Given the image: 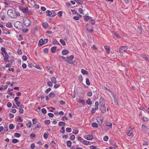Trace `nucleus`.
<instances>
[{
	"mask_svg": "<svg viewBox=\"0 0 149 149\" xmlns=\"http://www.w3.org/2000/svg\"><path fill=\"white\" fill-rule=\"evenodd\" d=\"M3 55L4 58V61L6 62H9L10 61H9L8 60V58H9V56L7 54V53L3 54Z\"/></svg>",
	"mask_w": 149,
	"mask_h": 149,
	"instance_id": "obj_5",
	"label": "nucleus"
},
{
	"mask_svg": "<svg viewBox=\"0 0 149 149\" xmlns=\"http://www.w3.org/2000/svg\"><path fill=\"white\" fill-rule=\"evenodd\" d=\"M47 15L49 17H53L55 15L53 10L50 11L49 10H47L46 12Z\"/></svg>",
	"mask_w": 149,
	"mask_h": 149,
	"instance_id": "obj_3",
	"label": "nucleus"
},
{
	"mask_svg": "<svg viewBox=\"0 0 149 149\" xmlns=\"http://www.w3.org/2000/svg\"><path fill=\"white\" fill-rule=\"evenodd\" d=\"M43 114H45L46 113V110L45 108H42L41 110Z\"/></svg>",
	"mask_w": 149,
	"mask_h": 149,
	"instance_id": "obj_52",
	"label": "nucleus"
},
{
	"mask_svg": "<svg viewBox=\"0 0 149 149\" xmlns=\"http://www.w3.org/2000/svg\"><path fill=\"white\" fill-rule=\"evenodd\" d=\"M19 25L20 24V23H19V22H16L14 24V25L15 27L17 29H19Z\"/></svg>",
	"mask_w": 149,
	"mask_h": 149,
	"instance_id": "obj_18",
	"label": "nucleus"
},
{
	"mask_svg": "<svg viewBox=\"0 0 149 149\" xmlns=\"http://www.w3.org/2000/svg\"><path fill=\"white\" fill-rule=\"evenodd\" d=\"M18 141L16 139H14L12 140V142L13 143H15L18 142Z\"/></svg>",
	"mask_w": 149,
	"mask_h": 149,
	"instance_id": "obj_56",
	"label": "nucleus"
},
{
	"mask_svg": "<svg viewBox=\"0 0 149 149\" xmlns=\"http://www.w3.org/2000/svg\"><path fill=\"white\" fill-rule=\"evenodd\" d=\"M57 49V47L56 46H54L52 47L51 48V52L53 53H54L56 51Z\"/></svg>",
	"mask_w": 149,
	"mask_h": 149,
	"instance_id": "obj_17",
	"label": "nucleus"
},
{
	"mask_svg": "<svg viewBox=\"0 0 149 149\" xmlns=\"http://www.w3.org/2000/svg\"><path fill=\"white\" fill-rule=\"evenodd\" d=\"M109 138L107 136H105L104 137L103 140L104 141H107L108 139Z\"/></svg>",
	"mask_w": 149,
	"mask_h": 149,
	"instance_id": "obj_61",
	"label": "nucleus"
},
{
	"mask_svg": "<svg viewBox=\"0 0 149 149\" xmlns=\"http://www.w3.org/2000/svg\"><path fill=\"white\" fill-rule=\"evenodd\" d=\"M142 128L144 131L146 132L149 131V128L144 125H142Z\"/></svg>",
	"mask_w": 149,
	"mask_h": 149,
	"instance_id": "obj_7",
	"label": "nucleus"
},
{
	"mask_svg": "<svg viewBox=\"0 0 149 149\" xmlns=\"http://www.w3.org/2000/svg\"><path fill=\"white\" fill-rule=\"evenodd\" d=\"M99 103L98 102H95V109L97 110L98 108Z\"/></svg>",
	"mask_w": 149,
	"mask_h": 149,
	"instance_id": "obj_29",
	"label": "nucleus"
},
{
	"mask_svg": "<svg viewBox=\"0 0 149 149\" xmlns=\"http://www.w3.org/2000/svg\"><path fill=\"white\" fill-rule=\"evenodd\" d=\"M61 130H62L63 131H60V133H64V132H65V127H62L61 128Z\"/></svg>",
	"mask_w": 149,
	"mask_h": 149,
	"instance_id": "obj_58",
	"label": "nucleus"
},
{
	"mask_svg": "<svg viewBox=\"0 0 149 149\" xmlns=\"http://www.w3.org/2000/svg\"><path fill=\"white\" fill-rule=\"evenodd\" d=\"M77 139L78 140L80 141L82 143H83V142L84 141V139L79 136L78 137Z\"/></svg>",
	"mask_w": 149,
	"mask_h": 149,
	"instance_id": "obj_34",
	"label": "nucleus"
},
{
	"mask_svg": "<svg viewBox=\"0 0 149 149\" xmlns=\"http://www.w3.org/2000/svg\"><path fill=\"white\" fill-rule=\"evenodd\" d=\"M84 20L85 21H87L89 19H90L91 18V17L87 15H85V16H84Z\"/></svg>",
	"mask_w": 149,
	"mask_h": 149,
	"instance_id": "obj_11",
	"label": "nucleus"
},
{
	"mask_svg": "<svg viewBox=\"0 0 149 149\" xmlns=\"http://www.w3.org/2000/svg\"><path fill=\"white\" fill-rule=\"evenodd\" d=\"M78 11L81 14L83 13V10L81 8H79L78 9Z\"/></svg>",
	"mask_w": 149,
	"mask_h": 149,
	"instance_id": "obj_53",
	"label": "nucleus"
},
{
	"mask_svg": "<svg viewBox=\"0 0 149 149\" xmlns=\"http://www.w3.org/2000/svg\"><path fill=\"white\" fill-rule=\"evenodd\" d=\"M15 104L17 105V106L19 107V105L20 104V102L18 101H15Z\"/></svg>",
	"mask_w": 149,
	"mask_h": 149,
	"instance_id": "obj_62",
	"label": "nucleus"
},
{
	"mask_svg": "<svg viewBox=\"0 0 149 149\" xmlns=\"http://www.w3.org/2000/svg\"><path fill=\"white\" fill-rule=\"evenodd\" d=\"M45 124L49 125L50 123V120H46L45 121Z\"/></svg>",
	"mask_w": 149,
	"mask_h": 149,
	"instance_id": "obj_60",
	"label": "nucleus"
},
{
	"mask_svg": "<svg viewBox=\"0 0 149 149\" xmlns=\"http://www.w3.org/2000/svg\"><path fill=\"white\" fill-rule=\"evenodd\" d=\"M97 122L99 123V124H101L102 123L103 119L102 118H98L97 119Z\"/></svg>",
	"mask_w": 149,
	"mask_h": 149,
	"instance_id": "obj_21",
	"label": "nucleus"
},
{
	"mask_svg": "<svg viewBox=\"0 0 149 149\" xmlns=\"http://www.w3.org/2000/svg\"><path fill=\"white\" fill-rule=\"evenodd\" d=\"M141 26H139L138 27L137 31L139 33H141L142 31V29Z\"/></svg>",
	"mask_w": 149,
	"mask_h": 149,
	"instance_id": "obj_15",
	"label": "nucleus"
},
{
	"mask_svg": "<svg viewBox=\"0 0 149 149\" xmlns=\"http://www.w3.org/2000/svg\"><path fill=\"white\" fill-rule=\"evenodd\" d=\"M44 42L42 39H40L38 42V45L39 46H40L44 44Z\"/></svg>",
	"mask_w": 149,
	"mask_h": 149,
	"instance_id": "obj_16",
	"label": "nucleus"
},
{
	"mask_svg": "<svg viewBox=\"0 0 149 149\" xmlns=\"http://www.w3.org/2000/svg\"><path fill=\"white\" fill-rule=\"evenodd\" d=\"M36 137V135L34 134H31L30 135V137L31 139H33L34 138H35Z\"/></svg>",
	"mask_w": 149,
	"mask_h": 149,
	"instance_id": "obj_44",
	"label": "nucleus"
},
{
	"mask_svg": "<svg viewBox=\"0 0 149 149\" xmlns=\"http://www.w3.org/2000/svg\"><path fill=\"white\" fill-rule=\"evenodd\" d=\"M60 43L63 45H65L66 44L65 42L62 39H60Z\"/></svg>",
	"mask_w": 149,
	"mask_h": 149,
	"instance_id": "obj_36",
	"label": "nucleus"
},
{
	"mask_svg": "<svg viewBox=\"0 0 149 149\" xmlns=\"http://www.w3.org/2000/svg\"><path fill=\"white\" fill-rule=\"evenodd\" d=\"M63 12L62 11H60L58 12V16H59L60 17H61L62 16V13Z\"/></svg>",
	"mask_w": 149,
	"mask_h": 149,
	"instance_id": "obj_57",
	"label": "nucleus"
},
{
	"mask_svg": "<svg viewBox=\"0 0 149 149\" xmlns=\"http://www.w3.org/2000/svg\"><path fill=\"white\" fill-rule=\"evenodd\" d=\"M89 22L92 24H94L95 23V21L94 20H91L89 21Z\"/></svg>",
	"mask_w": 149,
	"mask_h": 149,
	"instance_id": "obj_64",
	"label": "nucleus"
},
{
	"mask_svg": "<svg viewBox=\"0 0 149 149\" xmlns=\"http://www.w3.org/2000/svg\"><path fill=\"white\" fill-rule=\"evenodd\" d=\"M60 85L59 84H56L54 85V87L55 88H57L59 86H60Z\"/></svg>",
	"mask_w": 149,
	"mask_h": 149,
	"instance_id": "obj_51",
	"label": "nucleus"
},
{
	"mask_svg": "<svg viewBox=\"0 0 149 149\" xmlns=\"http://www.w3.org/2000/svg\"><path fill=\"white\" fill-rule=\"evenodd\" d=\"M14 135L15 137L18 138L20 137L21 136L20 134L18 133H15L14 134Z\"/></svg>",
	"mask_w": 149,
	"mask_h": 149,
	"instance_id": "obj_32",
	"label": "nucleus"
},
{
	"mask_svg": "<svg viewBox=\"0 0 149 149\" xmlns=\"http://www.w3.org/2000/svg\"><path fill=\"white\" fill-rule=\"evenodd\" d=\"M37 119L36 118H34L32 119L33 123V125L36 124L37 122Z\"/></svg>",
	"mask_w": 149,
	"mask_h": 149,
	"instance_id": "obj_63",
	"label": "nucleus"
},
{
	"mask_svg": "<svg viewBox=\"0 0 149 149\" xmlns=\"http://www.w3.org/2000/svg\"><path fill=\"white\" fill-rule=\"evenodd\" d=\"M66 131L67 132H71L72 129L70 128H67L66 129Z\"/></svg>",
	"mask_w": 149,
	"mask_h": 149,
	"instance_id": "obj_48",
	"label": "nucleus"
},
{
	"mask_svg": "<svg viewBox=\"0 0 149 149\" xmlns=\"http://www.w3.org/2000/svg\"><path fill=\"white\" fill-rule=\"evenodd\" d=\"M105 125L109 127H112V124L110 122H107L105 123Z\"/></svg>",
	"mask_w": 149,
	"mask_h": 149,
	"instance_id": "obj_33",
	"label": "nucleus"
},
{
	"mask_svg": "<svg viewBox=\"0 0 149 149\" xmlns=\"http://www.w3.org/2000/svg\"><path fill=\"white\" fill-rule=\"evenodd\" d=\"M47 84L49 86H53V83L50 81H48L47 82Z\"/></svg>",
	"mask_w": 149,
	"mask_h": 149,
	"instance_id": "obj_46",
	"label": "nucleus"
},
{
	"mask_svg": "<svg viewBox=\"0 0 149 149\" xmlns=\"http://www.w3.org/2000/svg\"><path fill=\"white\" fill-rule=\"evenodd\" d=\"M69 52L68 51L65 49L63 50L62 51V54L63 55H65L68 54Z\"/></svg>",
	"mask_w": 149,
	"mask_h": 149,
	"instance_id": "obj_10",
	"label": "nucleus"
},
{
	"mask_svg": "<svg viewBox=\"0 0 149 149\" xmlns=\"http://www.w3.org/2000/svg\"><path fill=\"white\" fill-rule=\"evenodd\" d=\"M93 138V136L91 134L88 135L86 136V139L87 140H91Z\"/></svg>",
	"mask_w": 149,
	"mask_h": 149,
	"instance_id": "obj_9",
	"label": "nucleus"
},
{
	"mask_svg": "<svg viewBox=\"0 0 149 149\" xmlns=\"http://www.w3.org/2000/svg\"><path fill=\"white\" fill-rule=\"evenodd\" d=\"M9 128L10 129H13L14 128V126L13 124H10L9 125Z\"/></svg>",
	"mask_w": 149,
	"mask_h": 149,
	"instance_id": "obj_50",
	"label": "nucleus"
},
{
	"mask_svg": "<svg viewBox=\"0 0 149 149\" xmlns=\"http://www.w3.org/2000/svg\"><path fill=\"white\" fill-rule=\"evenodd\" d=\"M52 43L54 44L59 45L58 42L56 40H54L53 41Z\"/></svg>",
	"mask_w": 149,
	"mask_h": 149,
	"instance_id": "obj_41",
	"label": "nucleus"
},
{
	"mask_svg": "<svg viewBox=\"0 0 149 149\" xmlns=\"http://www.w3.org/2000/svg\"><path fill=\"white\" fill-rule=\"evenodd\" d=\"M113 34L118 38H121V36L116 32H114Z\"/></svg>",
	"mask_w": 149,
	"mask_h": 149,
	"instance_id": "obj_35",
	"label": "nucleus"
},
{
	"mask_svg": "<svg viewBox=\"0 0 149 149\" xmlns=\"http://www.w3.org/2000/svg\"><path fill=\"white\" fill-rule=\"evenodd\" d=\"M104 48L105 49L107 53V54H109V52H110V47L109 46H104Z\"/></svg>",
	"mask_w": 149,
	"mask_h": 149,
	"instance_id": "obj_13",
	"label": "nucleus"
},
{
	"mask_svg": "<svg viewBox=\"0 0 149 149\" xmlns=\"http://www.w3.org/2000/svg\"><path fill=\"white\" fill-rule=\"evenodd\" d=\"M81 73L84 75H87L88 74V72L85 70L82 69L81 70Z\"/></svg>",
	"mask_w": 149,
	"mask_h": 149,
	"instance_id": "obj_14",
	"label": "nucleus"
},
{
	"mask_svg": "<svg viewBox=\"0 0 149 149\" xmlns=\"http://www.w3.org/2000/svg\"><path fill=\"white\" fill-rule=\"evenodd\" d=\"M91 28L90 29H89V28H87V30L88 31L92 32L93 31V26H91Z\"/></svg>",
	"mask_w": 149,
	"mask_h": 149,
	"instance_id": "obj_42",
	"label": "nucleus"
},
{
	"mask_svg": "<svg viewBox=\"0 0 149 149\" xmlns=\"http://www.w3.org/2000/svg\"><path fill=\"white\" fill-rule=\"evenodd\" d=\"M128 47L127 46H122L119 48L120 52L122 53H124L125 51L128 49Z\"/></svg>",
	"mask_w": 149,
	"mask_h": 149,
	"instance_id": "obj_6",
	"label": "nucleus"
},
{
	"mask_svg": "<svg viewBox=\"0 0 149 149\" xmlns=\"http://www.w3.org/2000/svg\"><path fill=\"white\" fill-rule=\"evenodd\" d=\"M49 95L50 97L53 98L55 96V94L53 92H51L49 93Z\"/></svg>",
	"mask_w": 149,
	"mask_h": 149,
	"instance_id": "obj_28",
	"label": "nucleus"
},
{
	"mask_svg": "<svg viewBox=\"0 0 149 149\" xmlns=\"http://www.w3.org/2000/svg\"><path fill=\"white\" fill-rule=\"evenodd\" d=\"M51 91V88H48L45 91V92L46 93H48Z\"/></svg>",
	"mask_w": 149,
	"mask_h": 149,
	"instance_id": "obj_49",
	"label": "nucleus"
},
{
	"mask_svg": "<svg viewBox=\"0 0 149 149\" xmlns=\"http://www.w3.org/2000/svg\"><path fill=\"white\" fill-rule=\"evenodd\" d=\"M86 103L88 105H91L92 104V101L90 99H88L86 101Z\"/></svg>",
	"mask_w": 149,
	"mask_h": 149,
	"instance_id": "obj_26",
	"label": "nucleus"
},
{
	"mask_svg": "<svg viewBox=\"0 0 149 149\" xmlns=\"http://www.w3.org/2000/svg\"><path fill=\"white\" fill-rule=\"evenodd\" d=\"M74 1L76 2L77 3H79L80 4H81L83 2H82L80 0H73Z\"/></svg>",
	"mask_w": 149,
	"mask_h": 149,
	"instance_id": "obj_39",
	"label": "nucleus"
},
{
	"mask_svg": "<svg viewBox=\"0 0 149 149\" xmlns=\"http://www.w3.org/2000/svg\"><path fill=\"white\" fill-rule=\"evenodd\" d=\"M100 108L101 111L103 113H104L106 112V111L105 105L100 107Z\"/></svg>",
	"mask_w": 149,
	"mask_h": 149,
	"instance_id": "obj_12",
	"label": "nucleus"
},
{
	"mask_svg": "<svg viewBox=\"0 0 149 149\" xmlns=\"http://www.w3.org/2000/svg\"><path fill=\"white\" fill-rule=\"evenodd\" d=\"M48 134L47 133H45L43 134V137L44 139H46L48 138Z\"/></svg>",
	"mask_w": 149,
	"mask_h": 149,
	"instance_id": "obj_43",
	"label": "nucleus"
},
{
	"mask_svg": "<svg viewBox=\"0 0 149 149\" xmlns=\"http://www.w3.org/2000/svg\"><path fill=\"white\" fill-rule=\"evenodd\" d=\"M28 8L27 7L26 8H25L24 9H22V11L24 13H26L27 11H28Z\"/></svg>",
	"mask_w": 149,
	"mask_h": 149,
	"instance_id": "obj_40",
	"label": "nucleus"
},
{
	"mask_svg": "<svg viewBox=\"0 0 149 149\" xmlns=\"http://www.w3.org/2000/svg\"><path fill=\"white\" fill-rule=\"evenodd\" d=\"M65 123L64 122L62 121H60L58 124L59 126H65Z\"/></svg>",
	"mask_w": 149,
	"mask_h": 149,
	"instance_id": "obj_25",
	"label": "nucleus"
},
{
	"mask_svg": "<svg viewBox=\"0 0 149 149\" xmlns=\"http://www.w3.org/2000/svg\"><path fill=\"white\" fill-rule=\"evenodd\" d=\"M127 135L128 136H133V134L132 132H130V130H128V132H127Z\"/></svg>",
	"mask_w": 149,
	"mask_h": 149,
	"instance_id": "obj_24",
	"label": "nucleus"
},
{
	"mask_svg": "<svg viewBox=\"0 0 149 149\" xmlns=\"http://www.w3.org/2000/svg\"><path fill=\"white\" fill-rule=\"evenodd\" d=\"M78 132V130H73V133L76 134H77Z\"/></svg>",
	"mask_w": 149,
	"mask_h": 149,
	"instance_id": "obj_54",
	"label": "nucleus"
},
{
	"mask_svg": "<svg viewBox=\"0 0 149 149\" xmlns=\"http://www.w3.org/2000/svg\"><path fill=\"white\" fill-rule=\"evenodd\" d=\"M8 15L12 18H16L20 15L19 12L16 13L12 9L8 10L7 13Z\"/></svg>",
	"mask_w": 149,
	"mask_h": 149,
	"instance_id": "obj_1",
	"label": "nucleus"
},
{
	"mask_svg": "<svg viewBox=\"0 0 149 149\" xmlns=\"http://www.w3.org/2000/svg\"><path fill=\"white\" fill-rule=\"evenodd\" d=\"M31 125L32 123L31 122L29 123L26 125L27 127L29 128H30L31 126Z\"/></svg>",
	"mask_w": 149,
	"mask_h": 149,
	"instance_id": "obj_55",
	"label": "nucleus"
},
{
	"mask_svg": "<svg viewBox=\"0 0 149 149\" xmlns=\"http://www.w3.org/2000/svg\"><path fill=\"white\" fill-rule=\"evenodd\" d=\"M74 56L73 55H71L70 56H68L67 57V59H68V60H69L71 61L74 58Z\"/></svg>",
	"mask_w": 149,
	"mask_h": 149,
	"instance_id": "obj_22",
	"label": "nucleus"
},
{
	"mask_svg": "<svg viewBox=\"0 0 149 149\" xmlns=\"http://www.w3.org/2000/svg\"><path fill=\"white\" fill-rule=\"evenodd\" d=\"M92 95V93L91 91H88L87 93V95L88 96H91Z\"/></svg>",
	"mask_w": 149,
	"mask_h": 149,
	"instance_id": "obj_45",
	"label": "nucleus"
},
{
	"mask_svg": "<svg viewBox=\"0 0 149 149\" xmlns=\"http://www.w3.org/2000/svg\"><path fill=\"white\" fill-rule=\"evenodd\" d=\"M75 139V136L74 135H71L70 138V139L71 140H74Z\"/></svg>",
	"mask_w": 149,
	"mask_h": 149,
	"instance_id": "obj_47",
	"label": "nucleus"
},
{
	"mask_svg": "<svg viewBox=\"0 0 149 149\" xmlns=\"http://www.w3.org/2000/svg\"><path fill=\"white\" fill-rule=\"evenodd\" d=\"M42 26L45 29H46L48 26V24L47 22H44L42 23Z\"/></svg>",
	"mask_w": 149,
	"mask_h": 149,
	"instance_id": "obj_20",
	"label": "nucleus"
},
{
	"mask_svg": "<svg viewBox=\"0 0 149 149\" xmlns=\"http://www.w3.org/2000/svg\"><path fill=\"white\" fill-rule=\"evenodd\" d=\"M86 83L87 85L88 86L90 85L91 84V83L89 81V80L88 78H87L86 79Z\"/></svg>",
	"mask_w": 149,
	"mask_h": 149,
	"instance_id": "obj_37",
	"label": "nucleus"
},
{
	"mask_svg": "<svg viewBox=\"0 0 149 149\" xmlns=\"http://www.w3.org/2000/svg\"><path fill=\"white\" fill-rule=\"evenodd\" d=\"M6 26L7 27L10 28L12 27V25L10 22H8L7 23Z\"/></svg>",
	"mask_w": 149,
	"mask_h": 149,
	"instance_id": "obj_27",
	"label": "nucleus"
},
{
	"mask_svg": "<svg viewBox=\"0 0 149 149\" xmlns=\"http://www.w3.org/2000/svg\"><path fill=\"white\" fill-rule=\"evenodd\" d=\"M97 110L95 109V108H92V110L91 111V113H94L95 112V111Z\"/></svg>",
	"mask_w": 149,
	"mask_h": 149,
	"instance_id": "obj_59",
	"label": "nucleus"
},
{
	"mask_svg": "<svg viewBox=\"0 0 149 149\" xmlns=\"http://www.w3.org/2000/svg\"><path fill=\"white\" fill-rule=\"evenodd\" d=\"M92 126L93 127H98V125L96 123H93L92 124Z\"/></svg>",
	"mask_w": 149,
	"mask_h": 149,
	"instance_id": "obj_30",
	"label": "nucleus"
},
{
	"mask_svg": "<svg viewBox=\"0 0 149 149\" xmlns=\"http://www.w3.org/2000/svg\"><path fill=\"white\" fill-rule=\"evenodd\" d=\"M89 143L90 142L89 141L84 140V141L82 143H83L84 144L87 145L89 144Z\"/></svg>",
	"mask_w": 149,
	"mask_h": 149,
	"instance_id": "obj_38",
	"label": "nucleus"
},
{
	"mask_svg": "<svg viewBox=\"0 0 149 149\" xmlns=\"http://www.w3.org/2000/svg\"><path fill=\"white\" fill-rule=\"evenodd\" d=\"M140 56L142 57L144 59L147 61L148 59V58L147 57L146 55L145 54H141L140 55Z\"/></svg>",
	"mask_w": 149,
	"mask_h": 149,
	"instance_id": "obj_19",
	"label": "nucleus"
},
{
	"mask_svg": "<svg viewBox=\"0 0 149 149\" xmlns=\"http://www.w3.org/2000/svg\"><path fill=\"white\" fill-rule=\"evenodd\" d=\"M23 22L24 25L26 27H29L31 24V21L27 18L24 17L23 19Z\"/></svg>",
	"mask_w": 149,
	"mask_h": 149,
	"instance_id": "obj_2",
	"label": "nucleus"
},
{
	"mask_svg": "<svg viewBox=\"0 0 149 149\" xmlns=\"http://www.w3.org/2000/svg\"><path fill=\"white\" fill-rule=\"evenodd\" d=\"M59 58H60L62 59L64 61L68 63H70V61L69 60H68L67 58H66L64 56H59Z\"/></svg>",
	"mask_w": 149,
	"mask_h": 149,
	"instance_id": "obj_8",
	"label": "nucleus"
},
{
	"mask_svg": "<svg viewBox=\"0 0 149 149\" xmlns=\"http://www.w3.org/2000/svg\"><path fill=\"white\" fill-rule=\"evenodd\" d=\"M51 81L52 82L54 83H56V80L55 77H52L51 79Z\"/></svg>",
	"mask_w": 149,
	"mask_h": 149,
	"instance_id": "obj_23",
	"label": "nucleus"
},
{
	"mask_svg": "<svg viewBox=\"0 0 149 149\" xmlns=\"http://www.w3.org/2000/svg\"><path fill=\"white\" fill-rule=\"evenodd\" d=\"M72 145V142L70 141H69L67 142V145L68 147H70Z\"/></svg>",
	"mask_w": 149,
	"mask_h": 149,
	"instance_id": "obj_31",
	"label": "nucleus"
},
{
	"mask_svg": "<svg viewBox=\"0 0 149 149\" xmlns=\"http://www.w3.org/2000/svg\"><path fill=\"white\" fill-rule=\"evenodd\" d=\"M99 104L100 107L105 105V102L103 98L102 97L100 98Z\"/></svg>",
	"mask_w": 149,
	"mask_h": 149,
	"instance_id": "obj_4",
	"label": "nucleus"
}]
</instances>
